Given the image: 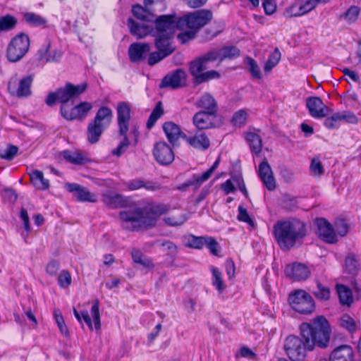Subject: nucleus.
I'll list each match as a JSON object with an SVG mask.
<instances>
[{"mask_svg":"<svg viewBox=\"0 0 361 361\" xmlns=\"http://www.w3.org/2000/svg\"><path fill=\"white\" fill-rule=\"evenodd\" d=\"M300 335H290L284 341V350L292 361H302L307 353L315 346L327 347L331 329L324 316H317L311 323L304 322L300 326Z\"/></svg>","mask_w":361,"mask_h":361,"instance_id":"nucleus-1","label":"nucleus"},{"mask_svg":"<svg viewBox=\"0 0 361 361\" xmlns=\"http://www.w3.org/2000/svg\"><path fill=\"white\" fill-rule=\"evenodd\" d=\"M170 211V204L153 202L143 208L134 207L124 209L119 216L123 228L137 231L155 226L159 217Z\"/></svg>","mask_w":361,"mask_h":361,"instance_id":"nucleus-2","label":"nucleus"},{"mask_svg":"<svg viewBox=\"0 0 361 361\" xmlns=\"http://www.w3.org/2000/svg\"><path fill=\"white\" fill-rule=\"evenodd\" d=\"M118 133L121 140L116 148L111 152L113 155L120 157L126 152L129 145L133 142L135 145L139 137L138 128L130 126V107L127 102H120L116 106Z\"/></svg>","mask_w":361,"mask_h":361,"instance_id":"nucleus-3","label":"nucleus"},{"mask_svg":"<svg viewBox=\"0 0 361 361\" xmlns=\"http://www.w3.org/2000/svg\"><path fill=\"white\" fill-rule=\"evenodd\" d=\"M274 233L280 247L289 250L305 235V227L298 220L278 221L274 226Z\"/></svg>","mask_w":361,"mask_h":361,"instance_id":"nucleus-4","label":"nucleus"},{"mask_svg":"<svg viewBox=\"0 0 361 361\" xmlns=\"http://www.w3.org/2000/svg\"><path fill=\"white\" fill-rule=\"evenodd\" d=\"M87 84L82 82L77 85H74L70 82H67L63 87L59 88L54 92L48 94L46 99V103L48 106H53L56 101L60 102L62 106H68V102L73 104V99L82 94L87 89Z\"/></svg>","mask_w":361,"mask_h":361,"instance_id":"nucleus-5","label":"nucleus"},{"mask_svg":"<svg viewBox=\"0 0 361 361\" xmlns=\"http://www.w3.org/2000/svg\"><path fill=\"white\" fill-rule=\"evenodd\" d=\"M30 48V39L24 33L15 36L8 43L6 49V59L16 63L20 61L27 53Z\"/></svg>","mask_w":361,"mask_h":361,"instance_id":"nucleus-6","label":"nucleus"},{"mask_svg":"<svg viewBox=\"0 0 361 361\" xmlns=\"http://www.w3.org/2000/svg\"><path fill=\"white\" fill-rule=\"evenodd\" d=\"M212 18V13L206 9L199 10L180 17L183 30L192 29L196 32Z\"/></svg>","mask_w":361,"mask_h":361,"instance_id":"nucleus-7","label":"nucleus"},{"mask_svg":"<svg viewBox=\"0 0 361 361\" xmlns=\"http://www.w3.org/2000/svg\"><path fill=\"white\" fill-rule=\"evenodd\" d=\"M288 300L292 308L301 314L312 313L314 309L313 298L302 290H297L290 293Z\"/></svg>","mask_w":361,"mask_h":361,"instance_id":"nucleus-8","label":"nucleus"},{"mask_svg":"<svg viewBox=\"0 0 361 361\" xmlns=\"http://www.w3.org/2000/svg\"><path fill=\"white\" fill-rule=\"evenodd\" d=\"M155 25V35L167 33L173 35L175 29L183 30V25L180 23V17L176 15H162L154 18L153 21Z\"/></svg>","mask_w":361,"mask_h":361,"instance_id":"nucleus-9","label":"nucleus"},{"mask_svg":"<svg viewBox=\"0 0 361 361\" xmlns=\"http://www.w3.org/2000/svg\"><path fill=\"white\" fill-rule=\"evenodd\" d=\"M33 81V75H27L18 80L17 74L13 75L8 82L9 92L18 97H26L31 94V85Z\"/></svg>","mask_w":361,"mask_h":361,"instance_id":"nucleus-10","label":"nucleus"},{"mask_svg":"<svg viewBox=\"0 0 361 361\" xmlns=\"http://www.w3.org/2000/svg\"><path fill=\"white\" fill-rule=\"evenodd\" d=\"M92 109V104L90 102H82L71 109L64 105L61 106V114L68 121H83Z\"/></svg>","mask_w":361,"mask_h":361,"instance_id":"nucleus-11","label":"nucleus"},{"mask_svg":"<svg viewBox=\"0 0 361 361\" xmlns=\"http://www.w3.org/2000/svg\"><path fill=\"white\" fill-rule=\"evenodd\" d=\"M65 188L73 194L78 202H97L98 195L92 192L88 188L75 183H66Z\"/></svg>","mask_w":361,"mask_h":361,"instance_id":"nucleus-12","label":"nucleus"},{"mask_svg":"<svg viewBox=\"0 0 361 361\" xmlns=\"http://www.w3.org/2000/svg\"><path fill=\"white\" fill-rule=\"evenodd\" d=\"M153 154L157 161L161 165H168L174 159L173 150L165 142H159L154 145Z\"/></svg>","mask_w":361,"mask_h":361,"instance_id":"nucleus-13","label":"nucleus"},{"mask_svg":"<svg viewBox=\"0 0 361 361\" xmlns=\"http://www.w3.org/2000/svg\"><path fill=\"white\" fill-rule=\"evenodd\" d=\"M147 23L146 21L138 23L129 18L128 20V26L130 33L138 39L144 38L147 35L155 36L154 27L152 25H149Z\"/></svg>","mask_w":361,"mask_h":361,"instance_id":"nucleus-14","label":"nucleus"},{"mask_svg":"<svg viewBox=\"0 0 361 361\" xmlns=\"http://www.w3.org/2000/svg\"><path fill=\"white\" fill-rule=\"evenodd\" d=\"M316 224L318 228L319 236L328 243H335L338 238L335 230L331 224L324 218L317 219Z\"/></svg>","mask_w":361,"mask_h":361,"instance_id":"nucleus-15","label":"nucleus"},{"mask_svg":"<svg viewBox=\"0 0 361 361\" xmlns=\"http://www.w3.org/2000/svg\"><path fill=\"white\" fill-rule=\"evenodd\" d=\"M306 106L310 115L314 118H324L328 115L329 109L318 97H309L307 99Z\"/></svg>","mask_w":361,"mask_h":361,"instance_id":"nucleus-16","label":"nucleus"},{"mask_svg":"<svg viewBox=\"0 0 361 361\" xmlns=\"http://www.w3.org/2000/svg\"><path fill=\"white\" fill-rule=\"evenodd\" d=\"M286 275L295 281L307 279L310 274L309 268L304 264L293 263L287 265L285 269Z\"/></svg>","mask_w":361,"mask_h":361,"instance_id":"nucleus-17","label":"nucleus"},{"mask_svg":"<svg viewBox=\"0 0 361 361\" xmlns=\"http://www.w3.org/2000/svg\"><path fill=\"white\" fill-rule=\"evenodd\" d=\"M315 8L311 0L298 1L291 5L286 11L289 17L302 16Z\"/></svg>","mask_w":361,"mask_h":361,"instance_id":"nucleus-18","label":"nucleus"},{"mask_svg":"<svg viewBox=\"0 0 361 361\" xmlns=\"http://www.w3.org/2000/svg\"><path fill=\"white\" fill-rule=\"evenodd\" d=\"M150 51V46L147 43L135 42L130 44L128 49L129 58L133 62L143 60Z\"/></svg>","mask_w":361,"mask_h":361,"instance_id":"nucleus-19","label":"nucleus"},{"mask_svg":"<svg viewBox=\"0 0 361 361\" xmlns=\"http://www.w3.org/2000/svg\"><path fill=\"white\" fill-rule=\"evenodd\" d=\"M154 44L159 51L169 56L174 50L175 47L172 46L173 35L164 33L156 35Z\"/></svg>","mask_w":361,"mask_h":361,"instance_id":"nucleus-20","label":"nucleus"},{"mask_svg":"<svg viewBox=\"0 0 361 361\" xmlns=\"http://www.w3.org/2000/svg\"><path fill=\"white\" fill-rule=\"evenodd\" d=\"M330 361H355L353 349L348 345L336 348L330 354Z\"/></svg>","mask_w":361,"mask_h":361,"instance_id":"nucleus-21","label":"nucleus"},{"mask_svg":"<svg viewBox=\"0 0 361 361\" xmlns=\"http://www.w3.org/2000/svg\"><path fill=\"white\" fill-rule=\"evenodd\" d=\"M185 73L181 70H176L171 75L165 76L161 83V87H172L173 89L182 87L185 83Z\"/></svg>","mask_w":361,"mask_h":361,"instance_id":"nucleus-22","label":"nucleus"},{"mask_svg":"<svg viewBox=\"0 0 361 361\" xmlns=\"http://www.w3.org/2000/svg\"><path fill=\"white\" fill-rule=\"evenodd\" d=\"M259 176L264 186L269 190H273L276 188V182L271 169L267 161H262L259 164Z\"/></svg>","mask_w":361,"mask_h":361,"instance_id":"nucleus-23","label":"nucleus"},{"mask_svg":"<svg viewBox=\"0 0 361 361\" xmlns=\"http://www.w3.org/2000/svg\"><path fill=\"white\" fill-rule=\"evenodd\" d=\"M163 130L169 142L173 145H176L180 137L185 139V137H186L180 128L173 122H166L163 125Z\"/></svg>","mask_w":361,"mask_h":361,"instance_id":"nucleus-24","label":"nucleus"},{"mask_svg":"<svg viewBox=\"0 0 361 361\" xmlns=\"http://www.w3.org/2000/svg\"><path fill=\"white\" fill-rule=\"evenodd\" d=\"M216 114L209 111L197 112L193 117V123L199 129H207L214 126V120Z\"/></svg>","mask_w":361,"mask_h":361,"instance_id":"nucleus-25","label":"nucleus"},{"mask_svg":"<svg viewBox=\"0 0 361 361\" xmlns=\"http://www.w3.org/2000/svg\"><path fill=\"white\" fill-rule=\"evenodd\" d=\"M125 185L129 190H137L141 188H145L148 191H157L161 189V185L158 183L153 181H145L142 179H133L125 183Z\"/></svg>","mask_w":361,"mask_h":361,"instance_id":"nucleus-26","label":"nucleus"},{"mask_svg":"<svg viewBox=\"0 0 361 361\" xmlns=\"http://www.w3.org/2000/svg\"><path fill=\"white\" fill-rule=\"evenodd\" d=\"M112 118V110L107 106H102L97 111L92 121L106 129L111 123Z\"/></svg>","mask_w":361,"mask_h":361,"instance_id":"nucleus-27","label":"nucleus"},{"mask_svg":"<svg viewBox=\"0 0 361 361\" xmlns=\"http://www.w3.org/2000/svg\"><path fill=\"white\" fill-rule=\"evenodd\" d=\"M198 108L205 109L204 111H209L212 114H216L218 106L215 99L209 93L203 94L201 97L195 102Z\"/></svg>","mask_w":361,"mask_h":361,"instance_id":"nucleus-28","label":"nucleus"},{"mask_svg":"<svg viewBox=\"0 0 361 361\" xmlns=\"http://www.w3.org/2000/svg\"><path fill=\"white\" fill-rule=\"evenodd\" d=\"M188 219L187 214L178 211L164 216L162 220L166 226L177 227L184 224Z\"/></svg>","mask_w":361,"mask_h":361,"instance_id":"nucleus-29","label":"nucleus"},{"mask_svg":"<svg viewBox=\"0 0 361 361\" xmlns=\"http://www.w3.org/2000/svg\"><path fill=\"white\" fill-rule=\"evenodd\" d=\"M104 130V128L94 123L93 121H91L87 128V138L88 142L91 144L97 143Z\"/></svg>","mask_w":361,"mask_h":361,"instance_id":"nucleus-30","label":"nucleus"},{"mask_svg":"<svg viewBox=\"0 0 361 361\" xmlns=\"http://www.w3.org/2000/svg\"><path fill=\"white\" fill-rule=\"evenodd\" d=\"M133 16L142 21L153 22L155 15L147 7L136 4L132 8Z\"/></svg>","mask_w":361,"mask_h":361,"instance_id":"nucleus-31","label":"nucleus"},{"mask_svg":"<svg viewBox=\"0 0 361 361\" xmlns=\"http://www.w3.org/2000/svg\"><path fill=\"white\" fill-rule=\"evenodd\" d=\"M186 142L192 147L200 149H207L209 147V140L203 133L197 134L193 137H185Z\"/></svg>","mask_w":361,"mask_h":361,"instance_id":"nucleus-32","label":"nucleus"},{"mask_svg":"<svg viewBox=\"0 0 361 361\" xmlns=\"http://www.w3.org/2000/svg\"><path fill=\"white\" fill-rule=\"evenodd\" d=\"M50 47L51 43L48 42L44 47L39 49V60H44L48 63L58 61L61 59L62 53L56 49L51 52H49Z\"/></svg>","mask_w":361,"mask_h":361,"instance_id":"nucleus-33","label":"nucleus"},{"mask_svg":"<svg viewBox=\"0 0 361 361\" xmlns=\"http://www.w3.org/2000/svg\"><path fill=\"white\" fill-rule=\"evenodd\" d=\"M342 102L348 107L359 109L360 105V94L353 89L348 90L341 97Z\"/></svg>","mask_w":361,"mask_h":361,"instance_id":"nucleus-34","label":"nucleus"},{"mask_svg":"<svg viewBox=\"0 0 361 361\" xmlns=\"http://www.w3.org/2000/svg\"><path fill=\"white\" fill-rule=\"evenodd\" d=\"M104 203L111 208L123 207L126 204V200L118 194L106 193L102 196Z\"/></svg>","mask_w":361,"mask_h":361,"instance_id":"nucleus-35","label":"nucleus"},{"mask_svg":"<svg viewBox=\"0 0 361 361\" xmlns=\"http://www.w3.org/2000/svg\"><path fill=\"white\" fill-rule=\"evenodd\" d=\"M245 139L249 144L251 151L255 154H259L262 148L261 137L255 132H247Z\"/></svg>","mask_w":361,"mask_h":361,"instance_id":"nucleus-36","label":"nucleus"},{"mask_svg":"<svg viewBox=\"0 0 361 361\" xmlns=\"http://www.w3.org/2000/svg\"><path fill=\"white\" fill-rule=\"evenodd\" d=\"M30 176L32 183L37 190H46L49 188V180L44 178L42 171L35 170L30 174Z\"/></svg>","mask_w":361,"mask_h":361,"instance_id":"nucleus-37","label":"nucleus"},{"mask_svg":"<svg viewBox=\"0 0 361 361\" xmlns=\"http://www.w3.org/2000/svg\"><path fill=\"white\" fill-rule=\"evenodd\" d=\"M207 68V66L199 58L190 63V71L195 80L199 83L200 78L202 77L204 73L203 71Z\"/></svg>","mask_w":361,"mask_h":361,"instance_id":"nucleus-38","label":"nucleus"},{"mask_svg":"<svg viewBox=\"0 0 361 361\" xmlns=\"http://www.w3.org/2000/svg\"><path fill=\"white\" fill-rule=\"evenodd\" d=\"M336 288L340 302L342 305H350L353 302L351 290L347 286L342 284H336Z\"/></svg>","mask_w":361,"mask_h":361,"instance_id":"nucleus-39","label":"nucleus"},{"mask_svg":"<svg viewBox=\"0 0 361 361\" xmlns=\"http://www.w3.org/2000/svg\"><path fill=\"white\" fill-rule=\"evenodd\" d=\"M63 157L67 161L76 165L83 164L87 160L81 153L76 151H64Z\"/></svg>","mask_w":361,"mask_h":361,"instance_id":"nucleus-40","label":"nucleus"},{"mask_svg":"<svg viewBox=\"0 0 361 361\" xmlns=\"http://www.w3.org/2000/svg\"><path fill=\"white\" fill-rule=\"evenodd\" d=\"M211 174L206 171L202 175H194L192 178L188 181H187L183 187H189L191 185H194L195 189H197L200 187V185L207 180L210 177Z\"/></svg>","mask_w":361,"mask_h":361,"instance_id":"nucleus-41","label":"nucleus"},{"mask_svg":"<svg viewBox=\"0 0 361 361\" xmlns=\"http://www.w3.org/2000/svg\"><path fill=\"white\" fill-rule=\"evenodd\" d=\"M205 238L203 236L197 237L193 235H189L185 238V243L187 247L202 249L205 244Z\"/></svg>","mask_w":361,"mask_h":361,"instance_id":"nucleus-42","label":"nucleus"},{"mask_svg":"<svg viewBox=\"0 0 361 361\" xmlns=\"http://www.w3.org/2000/svg\"><path fill=\"white\" fill-rule=\"evenodd\" d=\"M281 59V52L276 48L269 56V59L265 63L264 71L265 73H269L274 68Z\"/></svg>","mask_w":361,"mask_h":361,"instance_id":"nucleus-43","label":"nucleus"},{"mask_svg":"<svg viewBox=\"0 0 361 361\" xmlns=\"http://www.w3.org/2000/svg\"><path fill=\"white\" fill-rule=\"evenodd\" d=\"M144 5L154 12H161L166 8V0H144Z\"/></svg>","mask_w":361,"mask_h":361,"instance_id":"nucleus-44","label":"nucleus"},{"mask_svg":"<svg viewBox=\"0 0 361 361\" xmlns=\"http://www.w3.org/2000/svg\"><path fill=\"white\" fill-rule=\"evenodd\" d=\"M247 117L248 111L245 109H240L233 114L231 122L233 126L240 128L245 125Z\"/></svg>","mask_w":361,"mask_h":361,"instance_id":"nucleus-45","label":"nucleus"},{"mask_svg":"<svg viewBox=\"0 0 361 361\" xmlns=\"http://www.w3.org/2000/svg\"><path fill=\"white\" fill-rule=\"evenodd\" d=\"M164 114V109L162 107V104L161 102H159L154 109H153L152 112L151 113L149 119L147 123V126L148 128H151L157 121L161 117V116Z\"/></svg>","mask_w":361,"mask_h":361,"instance_id":"nucleus-46","label":"nucleus"},{"mask_svg":"<svg viewBox=\"0 0 361 361\" xmlns=\"http://www.w3.org/2000/svg\"><path fill=\"white\" fill-rule=\"evenodd\" d=\"M164 114V109L162 107V104L161 102H159L154 109H153L152 112L151 113L149 119L147 123V126L148 128H151L157 121L161 117V116Z\"/></svg>","mask_w":361,"mask_h":361,"instance_id":"nucleus-47","label":"nucleus"},{"mask_svg":"<svg viewBox=\"0 0 361 361\" xmlns=\"http://www.w3.org/2000/svg\"><path fill=\"white\" fill-rule=\"evenodd\" d=\"M211 271L212 273V284L221 293L226 288V286L222 280L221 272L220 270L214 267H212Z\"/></svg>","mask_w":361,"mask_h":361,"instance_id":"nucleus-48","label":"nucleus"},{"mask_svg":"<svg viewBox=\"0 0 361 361\" xmlns=\"http://www.w3.org/2000/svg\"><path fill=\"white\" fill-rule=\"evenodd\" d=\"M16 23L17 20L16 18L11 15L0 17V32L13 29Z\"/></svg>","mask_w":361,"mask_h":361,"instance_id":"nucleus-49","label":"nucleus"},{"mask_svg":"<svg viewBox=\"0 0 361 361\" xmlns=\"http://www.w3.org/2000/svg\"><path fill=\"white\" fill-rule=\"evenodd\" d=\"M339 325L349 332L353 333L357 329V325L355 320L348 314H343L339 319Z\"/></svg>","mask_w":361,"mask_h":361,"instance_id":"nucleus-50","label":"nucleus"},{"mask_svg":"<svg viewBox=\"0 0 361 361\" xmlns=\"http://www.w3.org/2000/svg\"><path fill=\"white\" fill-rule=\"evenodd\" d=\"M220 62L226 59H233L240 55V51L235 47H226L219 49Z\"/></svg>","mask_w":361,"mask_h":361,"instance_id":"nucleus-51","label":"nucleus"},{"mask_svg":"<svg viewBox=\"0 0 361 361\" xmlns=\"http://www.w3.org/2000/svg\"><path fill=\"white\" fill-rule=\"evenodd\" d=\"M310 171L312 176L320 177L324 173V166L318 158H313L310 166Z\"/></svg>","mask_w":361,"mask_h":361,"instance_id":"nucleus-52","label":"nucleus"},{"mask_svg":"<svg viewBox=\"0 0 361 361\" xmlns=\"http://www.w3.org/2000/svg\"><path fill=\"white\" fill-rule=\"evenodd\" d=\"M345 271L353 276L358 273L357 261L353 255H349L345 259Z\"/></svg>","mask_w":361,"mask_h":361,"instance_id":"nucleus-53","label":"nucleus"},{"mask_svg":"<svg viewBox=\"0 0 361 361\" xmlns=\"http://www.w3.org/2000/svg\"><path fill=\"white\" fill-rule=\"evenodd\" d=\"M246 63L252 77L256 79H261L262 73L257 62L253 59L247 57L246 59Z\"/></svg>","mask_w":361,"mask_h":361,"instance_id":"nucleus-54","label":"nucleus"},{"mask_svg":"<svg viewBox=\"0 0 361 361\" xmlns=\"http://www.w3.org/2000/svg\"><path fill=\"white\" fill-rule=\"evenodd\" d=\"M24 18L27 23L35 26L44 25L47 22L41 16L34 13H25Z\"/></svg>","mask_w":361,"mask_h":361,"instance_id":"nucleus-55","label":"nucleus"},{"mask_svg":"<svg viewBox=\"0 0 361 361\" xmlns=\"http://www.w3.org/2000/svg\"><path fill=\"white\" fill-rule=\"evenodd\" d=\"M314 296L321 300H327L330 298V290L320 283H317V290L313 292Z\"/></svg>","mask_w":361,"mask_h":361,"instance_id":"nucleus-56","label":"nucleus"},{"mask_svg":"<svg viewBox=\"0 0 361 361\" xmlns=\"http://www.w3.org/2000/svg\"><path fill=\"white\" fill-rule=\"evenodd\" d=\"M238 219L240 221L247 223L250 227L254 228L255 222L248 214L247 209L244 208L243 206L240 205L238 207Z\"/></svg>","mask_w":361,"mask_h":361,"instance_id":"nucleus-57","label":"nucleus"},{"mask_svg":"<svg viewBox=\"0 0 361 361\" xmlns=\"http://www.w3.org/2000/svg\"><path fill=\"white\" fill-rule=\"evenodd\" d=\"M91 314L94 320V328L99 329L101 326L100 314L99 311V301L97 300L94 302L91 308Z\"/></svg>","mask_w":361,"mask_h":361,"instance_id":"nucleus-58","label":"nucleus"},{"mask_svg":"<svg viewBox=\"0 0 361 361\" xmlns=\"http://www.w3.org/2000/svg\"><path fill=\"white\" fill-rule=\"evenodd\" d=\"M58 282L60 287L68 288L71 283V276L66 270H63L58 276Z\"/></svg>","mask_w":361,"mask_h":361,"instance_id":"nucleus-59","label":"nucleus"},{"mask_svg":"<svg viewBox=\"0 0 361 361\" xmlns=\"http://www.w3.org/2000/svg\"><path fill=\"white\" fill-rule=\"evenodd\" d=\"M202 61L207 66L209 62L219 61H220V55L219 49H213L202 56L200 57Z\"/></svg>","mask_w":361,"mask_h":361,"instance_id":"nucleus-60","label":"nucleus"},{"mask_svg":"<svg viewBox=\"0 0 361 361\" xmlns=\"http://www.w3.org/2000/svg\"><path fill=\"white\" fill-rule=\"evenodd\" d=\"M211 253L214 255L218 256L219 252V246L216 240L212 237L205 238V244Z\"/></svg>","mask_w":361,"mask_h":361,"instance_id":"nucleus-61","label":"nucleus"},{"mask_svg":"<svg viewBox=\"0 0 361 361\" xmlns=\"http://www.w3.org/2000/svg\"><path fill=\"white\" fill-rule=\"evenodd\" d=\"M360 14V8L357 6H351L344 14L345 18L349 23L355 22Z\"/></svg>","mask_w":361,"mask_h":361,"instance_id":"nucleus-62","label":"nucleus"},{"mask_svg":"<svg viewBox=\"0 0 361 361\" xmlns=\"http://www.w3.org/2000/svg\"><path fill=\"white\" fill-rule=\"evenodd\" d=\"M335 229L339 235L344 236L348 231V226L347 223L343 219H337L335 221Z\"/></svg>","mask_w":361,"mask_h":361,"instance_id":"nucleus-63","label":"nucleus"},{"mask_svg":"<svg viewBox=\"0 0 361 361\" xmlns=\"http://www.w3.org/2000/svg\"><path fill=\"white\" fill-rule=\"evenodd\" d=\"M166 54L159 51V50L157 51L152 52L149 54L148 57L147 63L149 66H154L156 63L161 61L162 59L167 57Z\"/></svg>","mask_w":361,"mask_h":361,"instance_id":"nucleus-64","label":"nucleus"}]
</instances>
